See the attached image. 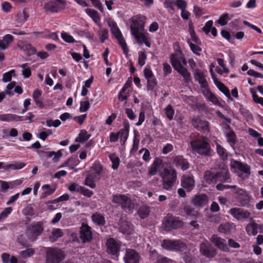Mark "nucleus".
Here are the masks:
<instances>
[{
    "label": "nucleus",
    "mask_w": 263,
    "mask_h": 263,
    "mask_svg": "<svg viewBox=\"0 0 263 263\" xmlns=\"http://www.w3.org/2000/svg\"><path fill=\"white\" fill-rule=\"evenodd\" d=\"M159 172L163 179V188L168 190L173 185L176 180V172L171 168H164L162 161L160 159H156L153 162L149 174L155 175Z\"/></svg>",
    "instance_id": "1"
},
{
    "label": "nucleus",
    "mask_w": 263,
    "mask_h": 263,
    "mask_svg": "<svg viewBox=\"0 0 263 263\" xmlns=\"http://www.w3.org/2000/svg\"><path fill=\"white\" fill-rule=\"evenodd\" d=\"M145 20V17L141 15L132 17L130 29L132 34L138 44L144 43L147 47H150L151 43L148 37L146 35V32L144 29Z\"/></svg>",
    "instance_id": "2"
},
{
    "label": "nucleus",
    "mask_w": 263,
    "mask_h": 263,
    "mask_svg": "<svg viewBox=\"0 0 263 263\" xmlns=\"http://www.w3.org/2000/svg\"><path fill=\"white\" fill-rule=\"evenodd\" d=\"M171 64L175 69L183 78L184 83L191 81V73L185 67L187 62L182 53L179 51L176 53H172L170 57Z\"/></svg>",
    "instance_id": "3"
},
{
    "label": "nucleus",
    "mask_w": 263,
    "mask_h": 263,
    "mask_svg": "<svg viewBox=\"0 0 263 263\" xmlns=\"http://www.w3.org/2000/svg\"><path fill=\"white\" fill-rule=\"evenodd\" d=\"M191 145L193 152L203 155L210 156L211 148L208 138L205 136L197 138L191 141Z\"/></svg>",
    "instance_id": "4"
},
{
    "label": "nucleus",
    "mask_w": 263,
    "mask_h": 263,
    "mask_svg": "<svg viewBox=\"0 0 263 263\" xmlns=\"http://www.w3.org/2000/svg\"><path fill=\"white\" fill-rule=\"evenodd\" d=\"M106 252L112 256V258L118 260L122 246V242L113 237L107 238L105 242Z\"/></svg>",
    "instance_id": "5"
},
{
    "label": "nucleus",
    "mask_w": 263,
    "mask_h": 263,
    "mask_svg": "<svg viewBox=\"0 0 263 263\" xmlns=\"http://www.w3.org/2000/svg\"><path fill=\"white\" fill-rule=\"evenodd\" d=\"M161 246L163 249L166 250L183 252L185 254L187 250L186 245L180 240L177 239H164L162 242Z\"/></svg>",
    "instance_id": "6"
},
{
    "label": "nucleus",
    "mask_w": 263,
    "mask_h": 263,
    "mask_svg": "<svg viewBox=\"0 0 263 263\" xmlns=\"http://www.w3.org/2000/svg\"><path fill=\"white\" fill-rule=\"evenodd\" d=\"M45 253V263H62L65 259L64 253L58 248H47Z\"/></svg>",
    "instance_id": "7"
},
{
    "label": "nucleus",
    "mask_w": 263,
    "mask_h": 263,
    "mask_svg": "<svg viewBox=\"0 0 263 263\" xmlns=\"http://www.w3.org/2000/svg\"><path fill=\"white\" fill-rule=\"evenodd\" d=\"M43 227L41 222H37L29 224L26 231V235L30 241H34L41 235Z\"/></svg>",
    "instance_id": "8"
},
{
    "label": "nucleus",
    "mask_w": 263,
    "mask_h": 263,
    "mask_svg": "<svg viewBox=\"0 0 263 263\" xmlns=\"http://www.w3.org/2000/svg\"><path fill=\"white\" fill-rule=\"evenodd\" d=\"M108 25L110 28L112 33L115 35L116 38L118 40L120 45L121 46L122 48L124 53L127 55L128 54V49L126 43L123 37L122 34L118 28L116 22L113 21H110L108 22Z\"/></svg>",
    "instance_id": "9"
},
{
    "label": "nucleus",
    "mask_w": 263,
    "mask_h": 263,
    "mask_svg": "<svg viewBox=\"0 0 263 263\" xmlns=\"http://www.w3.org/2000/svg\"><path fill=\"white\" fill-rule=\"evenodd\" d=\"M164 230L170 231L172 229H177L182 226V222L178 218L168 214L165 217L163 223Z\"/></svg>",
    "instance_id": "10"
},
{
    "label": "nucleus",
    "mask_w": 263,
    "mask_h": 263,
    "mask_svg": "<svg viewBox=\"0 0 263 263\" xmlns=\"http://www.w3.org/2000/svg\"><path fill=\"white\" fill-rule=\"evenodd\" d=\"M231 167L239 170L240 173L238 174V176L243 179L248 178L251 174L250 166L247 164H243L240 161L233 160L231 162Z\"/></svg>",
    "instance_id": "11"
},
{
    "label": "nucleus",
    "mask_w": 263,
    "mask_h": 263,
    "mask_svg": "<svg viewBox=\"0 0 263 263\" xmlns=\"http://www.w3.org/2000/svg\"><path fill=\"white\" fill-rule=\"evenodd\" d=\"M112 201H120L122 209L127 213H132L136 205L135 198H112Z\"/></svg>",
    "instance_id": "12"
},
{
    "label": "nucleus",
    "mask_w": 263,
    "mask_h": 263,
    "mask_svg": "<svg viewBox=\"0 0 263 263\" xmlns=\"http://www.w3.org/2000/svg\"><path fill=\"white\" fill-rule=\"evenodd\" d=\"M80 238L83 243L89 242L92 239L91 228L87 224L83 223L80 228Z\"/></svg>",
    "instance_id": "13"
},
{
    "label": "nucleus",
    "mask_w": 263,
    "mask_h": 263,
    "mask_svg": "<svg viewBox=\"0 0 263 263\" xmlns=\"http://www.w3.org/2000/svg\"><path fill=\"white\" fill-rule=\"evenodd\" d=\"M140 258V256L136 251L132 249H127L123 260L125 263H139Z\"/></svg>",
    "instance_id": "14"
},
{
    "label": "nucleus",
    "mask_w": 263,
    "mask_h": 263,
    "mask_svg": "<svg viewBox=\"0 0 263 263\" xmlns=\"http://www.w3.org/2000/svg\"><path fill=\"white\" fill-rule=\"evenodd\" d=\"M232 216L238 220L248 219L250 217V213L241 208H234L230 210Z\"/></svg>",
    "instance_id": "15"
},
{
    "label": "nucleus",
    "mask_w": 263,
    "mask_h": 263,
    "mask_svg": "<svg viewBox=\"0 0 263 263\" xmlns=\"http://www.w3.org/2000/svg\"><path fill=\"white\" fill-rule=\"evenodd\" d=\"M192 123L195 128L203 133H209L210 131L209 123L206 121L201 120L199 118L194 117Z\"/></svg>",
    "instance_id": "16"
},
{
    "label": "nucleus",
    "mask_w": 263,
    "mask_h": 263,
    "mask_svg": "<svg viewBox=\"0 0 263 263\" xmlns=\"http://www.w3.org/2000/svg\"><path fill=\"white\" fill-rule=\"evenodd\" d=\"M211 240L219 250L226 252L229 251V249L226 239L221 238L217 235H213Z\"/></svg>",
    "instance_id": "17"
},
{
    "label": "nucleus",
    "mask_w": 263,
    "mask_h": 263,
    "mask_svg": "<svg viewBox=\"0 0 263 263\" xmlns=\"http://www.w3.org/2000/svg\"><path fill=\"white\" fill-rule=\"evenodd\" d=\"M65 7V4L62 1L54 2L50 1L44 5V9L46 11L52 13L58 12L63 9Z\"/></svg>",
    "instance_id": "18"
},
{
    "label": "nucleus",
    "mask_w": 263,
    "mask_h": 263,
    "mask_svg": "<svg viewBox=\"0 0 263 263\" xmlns=\"http://www.w3.org/2000/svg\"><path fill=\"white\" fill-rule=\"evenodd\" d=\"M201 253L206 257H213L216 255L215 250L208 243L203 242L200 245Z\"/></svg>",
    "instance_id": "19"
},
{
    "label": "nucleus",
    "mask_w": 263,
    "mask_h": 263,
    "mask_svg": "<svg viewBox=\"0 0 263 263\" xmlns=\"http://www.w3.org/2000/svg\"><path fill=\"white\" fill-rule=\"evenodd\" d=\"M181 186L187 191H191L195 186V180L193 176L184 175L181 181Z\"/></svg>",
    "instance_id": "20"
},
{
    "label": "nucleus",
    "mask_w": 263,
    "mask_h": 263,
    "mask_svg": "<svg viewBox=\"0 0 263 263\" xmlns=\"http://www.w3.org/2000/svg\"><path fill=\"white\" fill-rule=\"evenodd\" d=\"M17 45L21 50L25 51L29 56L35 54L36 52L35 48L33 47L30 44L26 41H19Z\"/></svg>",
    "instance_id": "21"
},
{
    "label": "nucleus",
    "mask_w": 263,
    "mask_h": 263,
    "mask_svg": "<svg viewBox=\"0 0 263 263\" xmlns=\"http://www.w3.org/2000/svg\"><path fill=\"white\" fill-rule=\"evenodd\" d=\"M194 75L195 80H197L200 84L202 90L208 87V82L205 79L204 73L202 71L197 69L195 70Z\"/></svg>",
    "instance_id": "22"
},
{
    "label": "nucleus",
    "mask_w": 263,
    "mask_h": 263,
    "mask_svg": "<svg viewBox=\"0 0 263 263\" xmlns=\"http://www.w3.org/2000/svg\"><path fill=\"white\" fill-rule=\"evenodd\" d=\"M216 174L217 182H224L230 179V175L227 168H221Z\"/></svg>",
    "instance_id": "23"
},
{
    "label": "nucleus",
    "mask_w": 263,
    "mask_h": 263,
    "mask_svg": "<svg viewBox=\"0 0 263 263\" xmlns=\"http://www.w3.org/2000/svg\"><path fill=\"white\" fill-rule=\"evenodd\" d=\"M202 93L209 101L212 102L214 104L216 105L220 104L217 97L210 91L208 87L203 89Z\"/></svg>",
    "instance_id": "24"
},
{
    "label": "nucleus",
    "mask_w": 263,
    "mask_h": 263,
    "mask_svg": "<svg viewBox=\"0 0 263 263\" xmlns=\"http://www.w3.org/2000/svg\"><path fill=\"white\" fill-rule=\"evenodd\" d=\"M235 226L233 223L226 222L221 224L218 227V231L220 233H223L226 235L232 233V230L234 229Z\"/></svg>",
    "instance_id": "25"
},
{
    "label": "nucleus",
    "mask_w": 263,
    "mask_h": 263,
    "mask_svg": "<svg viewBox=\"0 0 263 263\" xmlns=\"http://www.w3.org/2000/svg\"><path fill=\"white\" fill-rule=\"evenodd\" d=\"M104 167L100 163H95L93 164L90 168L91 171L93 172L91 174H93V175L97 178L100 179L101 176L103 174Z\"/></svg>",
    "instance_id": "26"
},
{
    "label": "nucleus",
    "mask_w": 263,
    "mask_h": 263,
    "mask_svg": "<svg viewBox=\"0 0 263 263\" xmlns=\"http://www.w3.org/2000/svg\"><path fill=\"white\" fill-rule=\"evenodd\" d=\"M182 212L184 213V214H182V216H186L189 218L196 219L198 216V212L189 205H185Z\"/></svg>",
    "instance_id": "27"
},
{
    "label": "nucleus",
    "mask_w": 263,
    "mask_h": 263,
    "mask_svg": "<svg viewBox=\"0 0 263 263\" xmlns=\"http://www.w3.org/2000/svg\"><path fill=\"white\" fill-rule=\"evenodd\" d=\"M216 173L206 171L204 173V179L209 184H215L217 182Z\"/></svg>",
    "instance_id": "28"
},
{
    "label": "nucleus",
    "mask_w": 263,
    "mask_h": 263,
    "mask_svg": "<svg viewBox=\"0 0 263 263\" xmlns=\"http://www.w3.org/2000/svg\"><path fill=\"white\" fill-rule=\"evenodd\" d=\"M0 120L2 121H23V120L22 119V117L17 116L16 115L13 114H6V115H1L0 114Z\"/></svg>",
    "instance_id": "29"
},
{
    "label": "nucleus",
    "mask_w": 263,
    "mask_h": 263,
    "mask_svg": "<svg viewBox=\"0 0 263 263\" xmlns=\"http://www.w3.org/2000/svg\"><path fill=\"white\" fill-rule=\"evenodd\" d=\"M13 36L11 34H7L5 35L2 40L0 39V48L3 50L6 49L9 44L12 42Z\"/></svg>",
    "instance_id": "30"
},
{
    "label": "nucleus",
    "mask_w": 263,
    "mask_h": 263,
    "mask_svg": "<svg viewBox=\"0 0 263 263\" xmlns=\"http://www.w3.org/2000/svg\"><path fill=\"white\" fill-rule=\"evenodd\" d=\"M63 232L60 228H54L49 236V240L51 242L56 241L59 238L63 236Z\"/></svg>",
    "instance_id": "31"
},
{
    "label": "nucleus",
    "mask_w": 263,
    "mask_h": 263,
    "mask_svg": "<svg viewBox=\"0 0 263 263\" xmlns=\"http://www.w3.org/2000/svg\"><path fill=\"white\" fill-rule=\"evenodd\" d=\"M259 225L256 223H251L247 225L246 230L248 235H256L258 233Z\"/></svg>",
    "instance_id": "32"
},
{
    "label": "nucleus",
    "mask_w": 263,
    "mask_h": 263,
    "mask_svg": "<svg viewBox=\"0 0 263 263\" xmlns=\"http://www.w3.org/2000/svg\"><path fill=\"white\" fill-rule=\"evenodd\" d=\"M3 164L4 163L3 162H0V169L3 168L5 170H8L10 168L18 170L23 168L25 165V163L24 162H15L14 163L9 164L5 166H3Z\"/></svg>",
    "instance_id": "33"
},
{
    "label": "nucleus",
    "mask_w": 263,
    "mask_h": 263,
    "mask_svg": "<svg viewBox=\"0 0 263 263\" xmlns=\"http://www.w3.org/2000/svg\"><path fill=\"white\" fill-rule=\"evenodd\" d=\"M219 89L229 99H232L229 89L220 81L217 80L214 82Z\"/></svg>",
    "instance_id": "34"
},
{
    "label": "nucleus",
    "mask_w": 263,
    "mask_h": 263,
    "mask_svg": "<svg viewBox=\"0 0 263 263\" xmlns=\"http://www.w3.org/2000/svg\"><path fill=\"white\" fill-rule=\"evenodd\" d=\"M174 161L176 164L184 171L186 170L189 167L187 161L181 157H176Z\"/></svg>",
    "instance_id": "35"
},
{
    "label": "nucleus",
    "mask_w": 263,
    "mask_h": 263,
    "mask_svg": "<svg viewBox=\"0 0 263 263\" xmlns=\"http://www.w3.org/2000/svg\"><path fill=\"white\" fill-rule=\"evenodd\" d=\"M150 212L149 206L143 205L139 208L137 214L141 219H145L148 216Z\"/></svg>",
    "instance_id": "36"
},
{
    "label": "nucleus",
    "mask_w": 263,
    "mask_h": 263,
    "mask_svg": "<svg viewBox=\"0 0 263 263\" xmlns=\"http://www.w3.org/2000/svg\"><path fill=\"white\" fill-rule=\"evenodd\" d=\"M92 220L98 226H103L105 224V220L104 216L100 214H94L91 216Z\"/></svg>",
    "instance_id": "37"
},
{
    "label": "nucleus",
    "mask_w": 263,
    "mask_h": 263,
    "mask_svg": "<svg viewBox=\"0 0 263 263\" xmlns=\"http://www.w3.org/2000/svg\"><path fill=\"white\" fill-rule=\"evenodd\" d=\"M85 12L96 23L100 22V18L97 11L94 9H86Z\"/></svg>",
    "instance_id": "38"
},
{
    "label": "nucleus",
    "mask_w": 263,
    "mask_h": 263,
    "mask_svg": "<svg viewBox=\"0 0 263 263\" xmlns=\"http://www.w3.org/2000/svg\"><path fill=\"white\" fill-rule=\"evenodd\" d=\"M132 223L128 221H123L120 226V231L124 234H129L132 230Z\"/></svg>",
    "instance_id": "39"
},
{
    "label": "nucleus",
    "mask_w": 263,
    "mask_h": 263,
    "mask_svg": "<svg viewBox=\"0 0 263 263\" xmlns=\"http://www.w3.org/2000/svg\"><path fill=\"white\" fill-rule=\"evenodd\" d=\"M90 137V135L88 134L85 130H81L79 134V137H77L75 141L76 142L83 143L87 141Z\"/></svg>",
    "instance_id": "40"
},
{
    "label": "nucleus",
    "mask_w": 263,
    "mask_h": 263,
    "mask_svg": "<svg viewBox=\"0 0 263 263\" xmlns=\"http://www.w3.org/2000/svg\"><path fill=\"white\" fill-rule=\"evenodd\" d=\"M95 179L97 178L93 175V174H89L85 178V184L91 188H94L96 186Z\"/></svg>",
    "instance_id": "41"
},
{
    "label": "nucleus",
    "mask_w": 263,
    "mask_h": 263,
    "mask_svg": "<svg viewBox=\"0 0 263 263\" xmlns=\"http://www.w3.org/2000/svg\"><path fill=\"white\" fill-rule=\"evenodd\" d=\"M227 141L231 146H234L236 142V136L233 130H230L226 135Z\"/></svg>",
    "instance_id": "42"
},
{
    "label": "nucleus",
    "mask_w": 263,
    "mask_h": 263,
    "mask_svg": "<svg viewBox=\"0 0 263 263\" xmlns=\"http://www.w3.org/2000/svg\"><path fill=\"white\" fill-rule=\"evenodd\" d=\"M35 253V251L32 248H28L25 250L21 251L19 253L20 256L23 258H27L33 256Z\"/></svg>",
    "instance_id": "43"
},
{
    "label": "nucleus",
    "mask_w": 263,
    "mask_h": 263,
    "mask_svg": "<svg viewBox=\"0 0 263 263\" xmlns=\"http://www.w3.org/2000/svg\"><path fill=\"white\" fill-rule=\"evenodd\" d=\"M208 198H192V203L196 207H202L208 203Z\"/></svg>",
    "instance_id": "44"
},
{
    "label": "nucleus",
    "mask_w": 263,
    "mask_h": 263,
    "mask_svg": "<svg viewBox=\"0 0 263 263\" xmlns=\"http://www.w3.org/2000/svg\"><path fill=\"white\" fill-rule=\"evenodd\" d=\"M216 149L218 154L221 159L224 160L227 158L228 154L226 150L218 143H216Z\"/></svg>",
    "instance_id": "45"
},
{
    "label": "nucleus",
    "mask_w": 263,
    "mask_h": 263,
    "mask_svg": "<svg viewBox=\"0 0 263 263\" xmlns=\"http://www.w3.org/2000/svg\"><path fill=\"white\" fill-rule=\"evenodd\" d=\"M42 189L43 190V197H46V196H50L54 192V189L50 187V185L48 184L43 185Z\"/></svg>",
    "instance_id": "46"
},
{
    "label": "nucleus",
    "mask_w": 263,
    "mask_h": 263,
    "mask_svg": "<svg viewBox=\"0 0 263 263\" xmlns=\"http://www.w3.org/2000/svg\"><path fill=\"white\" fill-rule=\"evenodd\" d=\"M109 158L112 163V168L114 170H117L119 165L120 159L116 154H111L109 155Z\"/></svg>",
    "instance_id": "47"
},
{
    "label": "nucleus",
    "mask_w": 263,
    "mask_h": 263,
    "mask_svg": "<svg viewBox=\"0 0 263 263\" xmlns=\"http://www.w3.org/2000/svg\"><path fill=\"white\" fill-rule=\"evenodd\" d=\"M165 114L167 118L170 120H172L173 118V116L175 113L174 110L173 108L171 105H167L164 109Z\"/></svg>",
    "instance_id": "48"
},
{
    "label": "nucleus",
    "mask_w": 263,
    "mask_h": 263,
    "mask_svg": "<svg viewBox=\"0 0 263 263\" xmlns=\"http://www.w3.org/2000/svg\"><path fill=\"white\" fill-rule=\"evenodd\" d=\"M157 85V82L155 77L147 80V89L148 90H152Z\"/></svg>",
    "instance_id": "49"
},
{
    "label": "nucleus",
    "mask_w": 263,
    "mask_h": 263,
    "mask_svg": "<svg viewBox=\"0 0 263 263\" xmlns=\"http://www.w3.org/2000/svg\"><path fill=\"white\" fill-rule=\"evenodd\" d=\"M12 211V208L11 207L5 208L0 214V222L2 221L3 219L7 217L8 216L11 214Z\"/></svg>",
    "instance_id": "50"
},
{
    "label": "nucleus",
    "mask_w": 263,
    "mask_h": 263,
    "mask_svg": "<svg viewBox=\"0 0 263 263\" xmlns=\"http://www.w3.org/2000/svg\"><path fill=\"white\" fill-rule=\"evenodd\" d=\"M128 132L122 129L119 132L118 135L119 136H120L121 141L123 142V144H124L126 141L128 136Z\"/></svg>",
    "instance_id": "51"
},
{
    "label": "nucleus",
    "mask_w": 263,
    "mask_h": 263,
    "mask_svg": "<svg viewBox=\"0 0 263 263\" xmlns=\"http://www.w3.org/2000/svg\"><path fill=\"white\" fill-rule=\"evenodd\" d=\"M15 72L14 70H11L9 72L4 73L2 80L4 82H8L11 80L12 74Z\"/></svg>",
    "instance_id": "52"
},
{
    "label": "nucleus",
    "mask_w": 263,
    "mask_h": 263,
    "mask_svg": "<svg viewBox=\"0 0 263 263\" xmlns=\"http://www.w3.org/2000/svg\"><path fill=\"white\" fill-rule=\"evenodd\" d=\"M61 36L62 39L66 42L67 43H74L75 42L74 39L72 37V36L69 35L66 32H62L61 33Z\"/></svg>",
    "instance_id": "53"
},
{
    "label": "nucleus",
    "mask_w": 263,
    "mask_h": 263,
    "mask_svg": "<svg viewBox=\"0 0 263 263\" xmlns=\"http://www.w3.org/2000/svg\"><path fill=\"white\" fill-rule=\"evenodd\" d=\"M251 92L252 95V97L254 101L256 103L261 104L263 106V98L259 97L253 90H251Z\"/></svg>",
    "instance_id": "54"
},
{
    "label": "nucleus",
    "mask_w": 263,
    "mask_h": 263,
    "mask_svg": "<svg viewBox=\"0 0 263 263\" xmlns=\"http://www.w3.org/2000/svg\"><path fill=\"white\" fill-rule=\"evenodd\" d=\"M239 203L240 206H245L247 208H250L251 204L250 203V198H238Z\"/></svg>",
    "instance_id": "55"
},
{
    "label": "nucleus",
    "mask_w": 263,
    "mask_h": 263,
    "mask_svg": "<svg viewBox=\"0 0 263 263\" xmlns=\"http://www.w3.org/2000/svg\"><path fill=\"white\" fill-rule=\"evenodd\" d=\"M90 107V103L88 101L80 102V110L81 112L86 111Z\"/></svg>",
    "instance_id": "56"
},
{
    "label": "nucleus",
    "mask_w": 263,
    "mask_h": 263,
    "mask_svg": "<svg viewBox=\"0 0 263 263\" xmlns=\"http://www.w3.org/2000/svg\"><path fill=\"white\" fill-rule=\"evenodd\" d=\"M146 59V55L144 52L140 51L139 52L138 64L142 66L145 64V61Z\"/></svg>",
    "instance_id": "57"
},
{
    "label": "nucleus",
    "mask_w": 263,
    "mask_h": 263,
    "mask_svg": "<svg viewBox=\"0 0 263 263\" xmlns=\"http://www.w3.org/2000/svg\"><path fill=\"white\" fill-rule=\"evenodd\" d=\"M61 124V122L59 120H55L53 121L51 119H49L46 121V124L47 126L48 127H51L53 126L54 127H57L60 126Z\"/></svg>",
    "instance_id": "58"
},
{
    "label": "nucleus",
    "mask_w": 263,
    "mask_h": 263,
    "mask_svg": "<svg viewBox=\"0 0 263 263\" xmlns=\"http://www.w3.org/2000/svg\"><path fill=\"white\" fill-rule=\"evenodd\" d=\"M228 18V14L224 13L218 20L217 22L221 26H224L227 24V20Z\"/></svg>",
    "instance_id": "59"
},
{
    "label": "nucleus",
    "mask_w": 263,
    "mask_h": 263,
    "mask_svg": "<svg viewBox=\"0 0 263 263\" xmlns=\"http://www.w3.org/2000/svg\"><path fill=\"white\" fill-rule=\"evenodd\" d=\"M175 4L179 9L181 10V11L185 9L187 6L186 2L184 0H176L175 2Z\"/></svg>",
    "instance_id": "60"
},
{
    "label": "nucleus",
    "mask_w": 263,
    "mask_h": 263,
    "mask_svg": "<svg viewBox=\"0 0 263 263\" xmlns=\"http://www.w3.org/2000/svg\"><path fill=\"white\" fill-rule=\"evenodd\" d=\"M183 260L185 263H196V258L190 254H185L183 256Z\"/></svg>",
    "instance_id": "61"
},
{
    "label": "nucleus",
    "mask_w": 263,
    "mask_h": 263,
    "mask_svg": "<svg viewBox=\"0 0 263 263\" xmlns=\"http://www.w3.org/2000/svg\"><path fill=\"white\" fill-rule=\"evenodd\" d=\"M213 25V21H209L205 24L204 27L202 28L203 31L206 34H208L210 32Z\"/></svg>",
    "instance_id": "62"
},
{
    "label": "nucleus",
    "mask_w": 263,
    "mask_h": 263,
    "mask_svg": "<svg viewBox=\"0 0 263 263\" xmlns=\"http://www.w3.org/2000/svg\"><path fill=\"white\" fill-rule=\"evenodd\" d=\"M188 42L190 44V48L191 50L193 51V52L197 55H199V52L201 50V49L198 46L192 43H190L189 42Z\"/></svg>",
    "instance_id": "63"
},
{
    "label": "nucleus",
    "mask_w": 263,
    "mask_h": 263,
    "mask_svg": "<svg viewBox=\"0 0 263 263\" xmlns=\"http://www.w3.org/2000/svg\"><path fill=\"white\" fill-rule=\"evenodd\" d=\"M80 192L83 195L87 196L88 197H90L93 195V192L92 191L83 187H81L80 188Z\"/></svg>",
    "instance_id": "64"
}]
</instances>
